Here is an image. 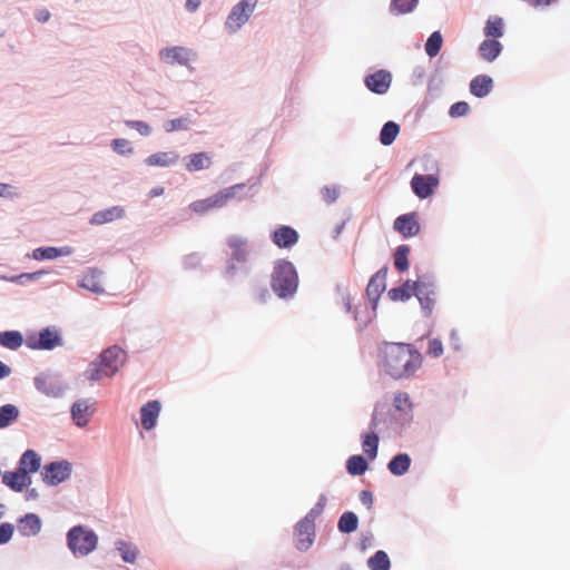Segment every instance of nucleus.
<instances>
[{
  "label": "nucleus",
  "mask_w": 570,
  "mask_h": 570,
  "mask_svg": "<svg viewBox=\"0 0 570 570\" xmlns=\"http://www.w3.org/2000/svg\"><path fill=\"white\" fill-rule=\"evenodd\" d=\"M160 59L169 65H187L195 53L185 47L165 48L159 52Z\"/></svg>",
  "instance_id": "obj_12"
},
{
  "label": "nucleus",
  "mask_w": 570,
  "mask_h": 570,
  "mask_svg": "<svg viewBox=\"0 0 570 570\" xmlns=\"http://www.w3.org/2000/svg\"><path fill=\"white\" fill-rule=\"evenodd\" d=\"M11 374V368L0 361V380L9 376Z\"/></svg>",
  "instance_id": "obj_57"
},
{
  "label": "nucleus",
  "mask_w": 570,
  "mask_h": 570,
  "mask_svg": "<svg viewBox=\"0 0 570 570\" xmlns=\"http://www.w3.org/2000/svg\"><path fill=\"white\" fill-rule=\"evenodd\" d=\"M469 111H470L469 104L465 101H459L451 106L449 114L451 117L456 118V117H462V116L468 115Z\"/></svg>",
  "instance_id": "obj_48"
},
{
  "label": "nucleus",
  "mask_w": 570,
  "mask_h": 570,
  "mask_svg": "<svg viewBox=\"0 0 570 570\" xmlns=\"http://www.w3.org/2000/svg\"><path fill=\"white\" fill-rule=\"evenodd\" d=\"M416 282L406 281L402 286L389 291L392 301H406L414 295Z\"/></svg>",
  "instance_id": "obj_30"
},
{
  "label": "nucleus",
  "mask_w": 570,
  "mask_h": 570,
  "mask_svg": "<svg viewBox=\"0 0 570 570\" xmlns=\"http://www.w3.org/2000/svg\"><path fill=\"white\" fill-rule=\"evenodd\" d=\"M419 0H392L390 10L396 14H405L415 9Z\"/></svg>",
  "instance_id": "obj_41"
},
{
  "label": "nucleus",
  "mask_w": 570,
  "mask_h": 570,
  "mask_svg": "<svg viewBox=\"0 0 570 570\" xmlns=\"http://www.w3.org/2000/svg\"><path fill=\"white\" fill-rule=\"evenodd\" d=\"M80 286L94 293L104 292L102 274L96 269L88 271L80 281Z\"/></svg>",
  "instance_id": "obj_23"
},
{
  "label": "nucleus",
  "mask_w": 570,
  "mask_h": 570,
  "mask_svg": "<svg viewBox=\"0 0 570 570\" xmlns=\"http://www.w3.org/2000/svg\"><path fill=\"white\" fill-rule=\"evenodd\" d=\"M212 159L207 153H196L189 156L186 169L190 173L206 169L210 166Z\"/></svg>",
  "instance_id": "obj_29"
},
{
  "label": "nucleus",
  "mask_w": 570,
  "mask_h": 570,
  "mask_svg": "<svg viewBox=\"0 0 570 570\" xmlns=\"http://www.w3.org/2000/svg\"><path fill=\"white\" fill-rule=\"evenodd\" d=\"M61 254V249L57 247H39L32 252V258L37 261L55 259Z\"/></svg>",
  "instance_id": "obj_43"
},
{
  "label": "nucleus",
  "mask_w": 570,
  "mask_h": 570,
  "mask_svg": "<svg viewBox=\"0 0 570 570\" xmlns=\"http://www.w3.org/2000/svg\"><path fill=\"white\" fill-rule=\"evenodd\" d=\"M91 414L92 410L85 400L76 402L71 407L72 420L78 426L87 425Z\"/></svg>",
  "instance_id": "obj_24"
},
{
  "label": "nucleus",
  "mask_w": 570,
  "mask_h": 570,
  "mask_svg": "<svg viewBox=\"0 0 570 570\" xmlns=\"http://www.w3.org/2000/svg\"><path fill=\"white\" fill-rule=\"evenodd\" d=\"M298 285V277L291 262H278L272 275V288L282 298L292 296Z\"/></svg>",
  "instance_id": "obj_3"
},
{
  "label": "nucleus",
  "mask_w": 570,
  "mask_h": 570,
  "mask_svg": "<svg viewBox=\"0 0 570 570\" xmlns=\"http://www.w3.org/2000/svg\"><path fill=\"white\" fill-rule=\"evenodd\" d=\"M272 240L279 248H288L297 243L298 234L289 226H281L272 234Z\"/></svg>",
  "instance_id": "obj_15"
},
{
  "label": "nucleus",
  "mask_w": 570,
  "mask_h": 570,
  "mask_svg": "<svg viewBox=\"0 0 570 570\" xmlns=\"http://www.w3.org/2000/svg\"><path fill=\"white\" fill-rule=\"evenodd\" d=\"M442 36L439 31H434L426 40L425 42V51L429 57L433 58L435 57L442 47Z\"/></svg>",
  "instance_id": "obj_42"
},
{
  "label": "nucleus",
  "mask_w": 570,
  "mask_h": 570,
  "mask_svg": "<svg viewBox=\"0 0 570 570\" xmlns=\"http://www.w3.org/2000/svg\"><path fill=\"white\" fill-rule=\"evenodd\" d=\"M41 520L35 513H27L18 521V531L23 537L37 535L41 530Z\"/></svg>",
  "instance_id": "obj_19"
},
{
  "label": "nucleus",
  "mask_w": 570,
  "mask_h": 570,
  "mask_svg": "<svg viewBox=\"0 0 570 570\" xmlns=\"http://www.w3.org/2000/svg\"><path fill=\"white\" fill-rule=\"evenodd\" d=\"M116 548L120 552L122 561L127 563L136 562L139 554V550L135 544L126 541H118L116 543Z\"/></svg>",
  "instance_id": "obj_33"
},
{
  "label": "nucleus",
  "mask_w": 570,
  "mask_h": 570,
  "mask_svg": "<svg viewBox=\"0 0 570 570\" xmlns=\"http://www.w3.org/2000/svg\"><path fill=\"white\" fill-rule=\"evenodd\" d=\"M244 187L245 184H236L224 188L208 198L193 202L189 205V209L198 215H204L209 210L223 208L229 200L234 199L237 193L244 189Z\"/></svg>",
  "instance_id": "obj_4"
},
{
  "label": "nucleus",
  "mask_w": 570,
  "mask_h": 570,
  "mask_svg": "<svg viewBox=\"0 0 570 570\" xmlns=\"http://www.w3.org/2000/svg\"><path fill=\"white\" fill-rule=\"evenodd\" d=\"M358 519L354 512H344L337 523V528L343 533H351L357 529Z\"/></svg>",
  "instance_id": "obj_36"
},
{
  "label": "nucleus",
  "mask_w": 570,
  "mask_h": 570,
  "mask_svg": "<svg viewBox=\"0 0 570 570\" xmlns=\"http://www.w3.org/2000/svg\"><path fill=\"white\" fill-rule=\"evenodd\" d=\"M125 351L117 345L110 346L104 350L99 357L89 365L85 372V376L89 381H100L105 377H111L125 364Z\"/></svg>",
  "instance_id": "obj_2"
},
{
  "label": "nucleus",
  "mask_w": 570,
  "mask_h": 570,
  "mask_svg": "<svg viewBox=\"0 0 570 570\" xmlns=\"http://www.w3.org/2000/svg\"><path fill=\"white\" fill-rule=\"evenodd\" d=\"M385 274L377 272L373 275L366 287V295L368 298L376 303L381 294L385 291Z\"/></svg>",
  "instance_id": "obj_26"
},
{
  "label": "nucleus",
  "mask_w": 570,
  "mask_h": 570,
  "mask_svg": "<svg viewBox=\"0 0 570 570\" xmlns=\"http://www.w3.org/2000/svg\"><path fill=\"white\" fill-rule=\"evenodd\" d=\"M13 534V525L11 523H3L0 525V544L7 543Z\"/></svg>",
  "instance_id": "obj_51"
},
{
  "label": "nucleus",
  "mask_w": 570,
  "mask_h": 570,
  "mask_svg": "<svg viewBox=\"0 0 570 570\" xmlns=\"http://www.w3.org/2000/svg\"><path fill=\"white\" fill-rule=\"evenodd\" d=\"M410 247L407 245H401L396 248L394 254V266L400 272H405L409 268L407 255Z\"/></svg>",
  "instance_id": "obj_40"
},
{
  "label": "nucleus",
  "mask_w": 570,
  "mask_h": 570,
  "mask_svg": "<svg viewBox=\"0 0 570 570\" xmlns=\"http://www.w3.org/2000/svg\"><path fill=\"white\" fill-rule=\"evenodd\" d=\"M321 194L325 203L332 204L337 200L340 190L336 186H325Z\"/></svg>",
  "instance_id": "obj_49"
},
{
  "label": "nucleus",
  "mask_w": 570,
  "mask_h": 570,
  "mask_svg": "<svg viewBox=\"0 0 570 570\" xmlns=\"http://www.w3.org/2000/svg\"><path fill=\"white\" fill-rule=\"evenodd\" d=\"M501 50L502 45L498 40L489 38L483 40L479 47L480 56L489 62H492L494 59H497Z\"/></svg>",
  "instance_id": "obj_27"
},
{
  "label": "nucleus",
  "mask_w": 570,
  "mask_h": 570,
  "mask_svg": "<svg viewBox=\"0 0 570 570\" xmlns=\"http://www.w3.org/2000/svg\"><path fill=\"white\" fill-rule=\"evenodd\" d=\"M179 155L176 151H161L148 156L145 159L148 166L168 167L176 164Z\"/></svg>",
  "instance_id": "obj_21"
},
{
  "label": "nucleus",
  "mask_w": 570,
  "mask_h": 570,
  "mask_svg": "<svg viewBox=\"0 0 570 570\" xmlns=\"http://www.w3.org/2000/svg\"><path fill=\"white\" fill-rule=\"evenodd\" d=\"M27 344L31 348L52 350L61 345V338L56 331L45 328L40 332L37 341L28 338Z\"/></svg>",
  "instance_id": "obj_14"
},
{
  "label": "nucleus",
  "mask_w": 570,
  "mask_h": 570,
  "mask_svg": "<svg viewBox=\"0 0 570 570\" xmlns=\"http://www.w3.org/2000/svg\"><path fill=\"white\" fill-rule=\"evenodd\" d=\"M400 132V126L394 121H387L381 129L380 141L384 146L391 145Z\"/></svg>",
  "instance_id": "obj_35"
},
{
  "label": "nucleus",
  "mask_w": 570,
  "mask_h": 570,
  "mask_svg": "<svg viewBox=\"0 0 570 570\" xmlns=\"http://www.w3.org/2000/svg\"><path fill=\"white\" fill-rule=\"evenodd\" d=\"M492 78L485 75L476 76L470 82V91L478 98L485 97L492 89Z\"/></svg>",
  "instance_id": "obj_22"
},
{
  "label": "nucleus",
  "mask_w": 570,
  "mask_h": 570,
  "mask_svg": "<svg viewBox=\"0 0 570 570\" xmlns=\"http://www.w3.org/2000/svg\"><path fill=\"white\" fill-rule=\"evenodd\" d=\"M258 0H242L235 4L225 21V28L234 33L238 31L250 18Z\"/></svg>",
  "instance_id": "obj_6"
},
{
  "label": "nucleus",
  "mask_w": 570,
  "mask_h": 570,
  "mask_svg": "<svg viewBox=\"0 0 570 570\" xmlns=\"http://www.w3.org/2000/svg\"><path fill=\"white\" fill-rule=\"evenodd\" d=\"M393 228L404 238L416 236L421 229L417 214L409 213L399 216L394 220Z\"/></svg>",
  "instance_id": "obj_10"
},
{
  "label": "nucleus",
  "mask_w": 570,
  "mask_h": 570,
  "mask_svg": "<svg viewBox=\"0 0 570 570\" xmlns=\"http://www.w3.org/2000/svg\"><path fill=\"white\" fill-rule=\"evenodd\" d=\"M392 81V76L389 71L377 70L376 72L368 75L365 78L366 87L375 94L383 95L385 94Z\"/></svg>",
  "instance_id": "obj_13"
},
{
  "label": "nucleus",
  "mask_w": 570,
  "mask_h": 570,
  "mask_svg": "<svg viewBox=\"0 0 570 570\" xmlns=\"http://www.w3.org/2000/svg\"><path fill=\"white\" fill-rule=\"evenodd\" d=\"M40 463L41 460L37 452L33 450H27L19 460L18 469L29 475L30 473H35L39 470Z\"/></svg>",
  "instance_id": "obj_25"
},
{
  "label": "nucleus",
  "mask_w": 570,
  "mask_h": 570,
  "mask_svg": "<svg viewBox=\"0 0 570 570\" xmlns=\"http://www.w3.org/2000/svg\"><path fill=\"white\" fill-rule=\"evenodd\" d=\"M164 193H165L164 187L158 186V187L153 188L149 191L148 196H149V198H154V197L161 196Z\"/></svg>",
  "instance_id": "obj_59"
},
{
  "label": "nucleus",
  "mask_w": 570,
  "mask_h": 570,
  "mask_svg": "<svg viewBox=\"0 0 570 570\" xmlns=\"http://www.w3.org/2000/svg\"><path fill=\"white\" fill-rule=\"evenodd\" d=\"M160 410L161 405L159 401L156 400L149 401L141 406V425L145 430H151L155 428Z\"/></svg>",
  "instance_id": "obj_17"
},
{
  "label": "nucleus",
  "mask_w": 570,
  "mask_h": 570,
  "mask_svg": "<svg viewBox=\"0 0 570 570\" xmlns=\"http://www.w3.org/2000/svg\"><path fill=\"white\" fill-rule=\"evenodd\" d=\"M367 468L368 464L362 455H352L346 463V469L352 475H361Z\"/></svg>",
  "instance_id": "obj_37"
},
{
  "label": "nucleus",
  "mask_w": 570,
  "mask_h": 570,
  "mask_svg": "<svg viewBox=\"0 0 570 570\" xmlns=\"http://www.w3.org/2000/svg\"><path fill=\"white\" fill-rule=\"evenodd\" d=\"M439 180L433 175H419L415 174L411 180V187L415 195L420 198L429 197L434 188L438 186Z\"/></svg>",
  "instance_id": "obj_11"
},
{
  "label": "nucleus",
  "mask_w": 570,
  "mask_h": 570,
  "mask_svg": "<svg viewBox=\"0 0 570 570\" xmlns=\"http://www.w3.org/2000/svg\"><path fill=\"white\" fill-rule=\"evenodd\" d=\"M393 404L396 410L405 412L411 409L412 404L407 393L399 392L395 394Z\"/></svg>",
  "instance_id": "obj_44"
},
{
  "label": "nucleus",
  "mask_w": 570,
  "mask_h": 570,
  "mask_svg": "<svg viewBox=\"0 0 570 570\" xmlns=\"http://www.w3.org/2000/svg\"><path fill=\"white\" fill-rule=\"evenodd\" d=\"M45 274L43 271L35 272V273H24L18 276V278H27V279H37L40 275Z\"/></svg>",
  "instance_id": "obj_58"
},
{
  "label": "nucleus",
  "mask_w": 570,
  "mask_h": 570,
  "mask_svg": "<svg viewBox=\"0 0 570 570\" xmlns=\"http://www.w3.org/2000/svg\"><path fill=\"white\" fill-rule=\"evenodd\" d=\"M189 119L187 117L171 119L166 122L165 129L167 132L187 129Z\"/></svg>",
  "instance_id": "obj_46"
},
{
  "label": "nucleus",
  "mask_w": 570,
  "mask_h": 570,
  "mask_svg": "<svg viewBox=\"0 0 570 570\" xmlns=\"http://www.w3.org/2000/svg\"><path fill=\"white\" fill-rule=\"evenodd\" d=\"M342 298L344 301V305L346 307V309L350 312L351 311V302H350V295L347 293H343L342 294Z\"/></svg>",
  "instance_id": "obj_61"
},
{
  "label": "nucleus",
  "mask_w": 570,
  "mask_h": 570,
  "mask_svg": "<svg viewBox=\"0 0 570 570\" xmlns=\"http://www.w3.org/2000/svg\"><path fill=\"white\" fill-rule=\"evenodd\" d=\"M125 125L129 128L136 129L142 136H148L150 134V127L147 122L140 120H126Z\"/></svg>",
  "instance_id": "obj_50"
},
{
  "label": "nucleus",
  "mask_w": 570,
  "mask_h": 570,
  "mask_svg": "<svg viewBox=\"0 0 570 570\" xmlns=\"http://www.w3.org/2000/svg\"><path fill=\"white\" fill-rule=\"evenodd\" d=\"M70 472L71 468L68 462H52L45 466L42 478L46 483L56 485L68 479Z\"/></svg>",
  "instance_id": "obj_9"
},
{
  "label": "nucleus",
  "mask_w": 570,
  "mask_h": 570,
  "mask_svg": "<svg viewBox=\"0 0 570 570\" xmlns=\"http://www.w3.org/2000/svg\"><path fill=\"white\" fill-rule=\"evenodd\" d=\"M37 385H38L39 389H41L40 387V380H37Z\"/></svg>",
  "instance_id": "obj_62"
},
{
  "label": "nucleus",
  "mask_w": 570,
  "mask_h": 570,
  "mask_svg": "<svg viewBox=\"0 0 570 570\" xmlns=\"http://www.w3.org/2000/svg\"><path fill=\"white\" fill-rule=\"evenodd\" d=\"M227 245L230 248L232 261L237 263H244L247 261V239L238 235H232L227 238Z\"/></svg>",
  "instance_id": "obj_18"
},
{
  "label": "nucleus",
  "mask_w": 570,
  "mask_h": 570,
  "mask_svg": "<svg viewBox=\"0 0 570 570\" xmlns=\"http://www.w3.org/2000/svg\"><path fill=\"white\" fill-rule=\"evenodd\" d=\"M360 501L362 502V504H364L367 509H371L372 505H373V494L372 492L367 491V490H363L361 493H360Z\"/></svg>",
  "instance_id": "obj_53"
},
{
  "label": "nucleus",
  "mask_w": 570,
  "mask_h": 570,
  "mask_svg": "<svg viewBox=\"0 0 570 570\" xmlns=\"http://www.w3.org/2000/svg\"><path fill=\"white\" fill-rule=\"evenodd\" d=\"M363 451L368 455L370 459H375L377 455L379 436L375 432L367 433L363 436L362 442Z\"/></svg>",
  "instance_id": "obj_38"
},
{
  "label": "nucleus",
  "mask_w": 570,
  "mask_h": 570,
  "mask_svg": "<svg viewBox=\"0 0 570 570\" xmlns=\"http://www.w3.org/2000/svg\"><path fill=\"white\" fill-rule=\"evenodd\" d=\"M503 20L498 16L490 17L484 27V35L489 39H498L503 36Z\"/></svg>",
  "instance_id": "obj_31"
},
{
  "label": "nucleus",
  "mask_w": 570,
  "mask_h": 570,
  "mask_svg": "<svg viewBox=\"0 0 570 570\" xmlns=\"http://www.w3.org/2000/svg\"><path fill=\"white\" fill-rule=\"evenodd\" d=\"M315 538V523L314 520L306 515L298 521L294 529L295 547L299 551H307Z\"/></svg>",
  "instance_id": "obj_7"
},
{
  "label": "nucleus",
  "mask_w": 570,
  "mask_h": 570,
  "mask_svg": "<svg viewBox=\"0 0 570 570\" xmlns=\"http://www.w3.org/2000/svg\"><path fill=\"white\" fill-rule=\"evenodd\" d=\"M200 3L202 0H187L185 7L187 11L195 12L199 8Z\"/></svg>",
  "instance_id": "obj_55"
},
{
  "label": "nucleus",
  "mask_w": 570,
  "mask_h": 570,
  "mask_svg": "<svg viewBox=\"0 0 570 570\" xmlns=\"http://www.w3.org/2000/svg\"><path fill=\"white\" fill-rule=\"evenodd\" d=\"M558 0H525V2L531 6V7H534V8H539V7H544V6H549L553 2H557Z\"/></svg>",
  "instance_id": "obj_54"
},
{
  "label": "nucleus",
  "mask_w": 570,
  "mask_h": 570,
  "mask_svg": "<svg viewBox=\"0 0 570 570\" xmlns=\"http://www.w3.org/2000/svg\"><path fill=\"white\" fill-rule=\"evenodd\" d=\"M124 215H125V210L122 207L114 206V207L95 213L90 219V224L102 225L106 223H110V222L120 219L124 217Z\"/></svg>",
  "instance_id": "obj_20"
},
{
  "label": "nucleus",
  "mask_w": 570,
  "mask_h": 570,
  "mask_svg": "<svg viewBox=\"0 0 570 570\" xmlns=\"http://www.w3.org/2000/svg\"><path fill=\"white\" fill-rule=\"evenodd\" d=\"M426 354L431 357H440L443 354V343L439 338H430Z\"/></svg>",
  "instance_id": "obj_45"
},
{
  "label": "nucleus",
  "mask_w": 570,
  "mask_h": 570,
  "mask_svg": "<svg viewBox=\"0 0 570 570\" xmlns=\"http://www.w3.org/2000/svg\"><path fill=\"white\" fill-rule=\"evenodd\" d=\"M23 343L22 335L17 331H7L0 333V344L10 350L19 348Z\"/></svg>",
  "instance_id": "obj_34"
},
{
  "label": "nucleus",
  "mask_w": 570,
  "mask_h": 570,
  "mask_svg": "<svg viewBox=\"0 0 570 570\" xmlns=\"http://www.w3.org/2000/svg\"><path fill=\"white\" fill-rule=\"evenodd\" d=\"M111 146L112 149L120 155L132 153V147L130 146V142L124 138L114 139Z\"/></svg>",
  "instance_id": "obj_47"
},
{
  "label": "nucleus",
  "mask_w": 570,
  "mask_h": 570,
  "mask_svg": "<svg viewBox=\"0 0 570 570\" xmlns=\"http://www.w3.org/2000/svg\"><path fill=\"white\" fill-rule=\"evenodd\" d=\"M18 196L19 193L16 187L9 184L0 183V197L13 198Z\"/></svg>",
  "instance_id": "obj_52"
},
{
  "label": "nucleus",
  "mask_w": 570,
  "mask_h": 570,
  "mask_svg": "<svg viewBox=\"0 0 570 570\" xmlns=\"http://www.w3.org/2000/svg\"><path fill=\"white\" fill-rule=\"evenodd\" d=\"M2 482L11 490L20 492L31 484V478L18 469L17 471H7L2 474Z\"/></svg>",
  "instance_id": "obj_16"
},
{
  "label": "nucleus",
  "mask_w": 570,
  "mask_h": 570,
  "mask_svg": "<svg viewBox=\"0 0 570 570\" xmlns=\"http://www.w3.org/2000/svg\"><path fill=\"white\" fill-rule=\"evenodd\" d=\"M68 547L76 556H87L92 552L98 543V537L91 530L81 525L73 527L67 534Z\"/></svg>",
  "instance_id": "obj_5"
},
{
  "label": "nucleus",
  "mask_w": 570,
  "mask_h": 570,
  "mask_svg": "<svg viewBox=\"0 0 570 570\" xmlns=\"http://www.w3.org/2000/svg\"><path fill=\"white\" fill-rule=\"evenodd\" d=\"M411 465V458L406 453L395 455L387 464L390 472L393 475L401 476L405 474Z\"/></svg>",
  "instance_id": "obj_28"
},
{
  "label": "nucleus",
  "mask_w": 570,
  "mask_h": 570,
  "mask_svg": "<svg viewBox=\"0 0 570 570\" xmlns=\"http://www.w3.org/2000/svg\"><path fill=\"white\" fill-rule=\"evenodd\" d=\"M414 295L420 302L424 316H431L435 305V291L433 284L423 279L416 281V289Z\"/></svg>",
  "instance_id": "obj_8"
},
{
  "label": "nucleus",
  "mask_w": 570,
  "mask_h": 570,
  "mask_svg": "<svg viewBox=\"0 0 570 570\" xmlns=\"http://www.w3.org/2000/svg\"><path fill=\"white\" fill-rule=\"evenodd\" d=\"M36 18L39 22H47L50 18V13L48 10H39L36 14Z\"/></svg>",
  "instance_id": "obj_56"
},
{
  "label": "nucleus",
  "mask_w": 570,
  "mask_h": 570,
  "mask_svg": "<svg viewBox=\"0 0 570 570\" xmlns=\"http://www.w3.org/2000/svg\"><path fill=\"white\" fill-rule=\"evenodd\" d=\"M422 354L411 344L385 343L381 350L380 366L394 380L413 376L422 366Z\"/></svg>",
  "instance_id": "obj_1"
},
{
  "label": "nucleus",
  "mask_w": 570,
  "mask_h": 570,
  "mask_svg": "<svg viewBox=\"0 0 570 570\" xmlns=\"http://www.w3.org/2000/svg\"><path fill=\"white\" fill-rule=\"evenodd\" d=\"M379 424H380L379 413H377V411L375 410V411L373 412V415H372L371 425H372V428H373V429H376V428L379 426Z\"/></svg>",
  "instance_id": "obj_60"
},
{
  "label": "nucleus",
  "mask_w": 570,
  "mask_h": 570,
  "mask_svg": "<svg viewBox=\"0 0 570 570\" xmlns=\"http://www.w3.org/2000/svg\"><path fill=\"white\" fill-rule=\"evenodd\" d=\"M19 410L13 404H6L0 407V429H6L19 417Z\"/></svg>",
  "instance_id": "obj_32"
},
{
  "label": "nucleus",
  "mask_w": 570,
  "mask_h": 570,
  "mask_svg": "<svg viewBox=\"0 0 570 570\" xmlns=\"http://www.w3.org/2000/svg\"><path fill=\"white\" fill-rule=\"evenodd\" d=\"M367 563L371 570H389L391 566L387 554L382 550L376 551Z\"/></svg>",
  "instance_id": "obj_39"
}]
</instances>
